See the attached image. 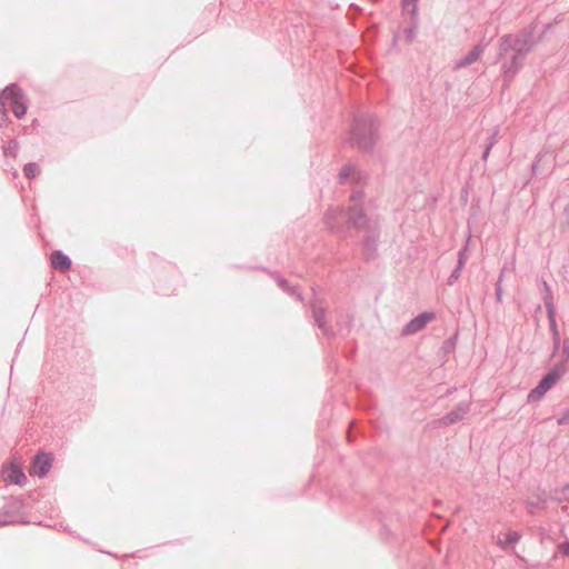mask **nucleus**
I'll return each mask as SVG.
<instances>
[{"label":"nucleus","mask_w":569,"mask_h":569,"mask_svg":"<svg viewBox=\"0 0 569 569\" xmlns=\"http://www.w3.org/2000/svg\"><path fill=\"white\" fill-rule=\"evenodd\" d=\"M365 193L361 190L350 196L351 206L348 210L342 208H329L325 214V223L331 232L340 234L352 227L357 231L365 232L361 240V249L366 260L376 257L378 240L380 237L381 221L378 216H367L362 203Z\"/></svg>","instance_id":"nucleus-1"},{"label":"nucleus","mask_w":569,"mask_h":569,"mask_svg":"<svg viewBox=\"0 0 569 569\" xmlns=\"http://www.w3.org/2000/svg\"><path fill=\"white\" fill-rule=\"evenodd\" d=\"M378 140V124L375 118L368 113H358L353 118L349 142L361 151L373 149Z\"/></svg>","instance_id":"nucleus-2"},{"label":"nucleus","mask_w":569,"mask_h":569,"mask_svg":"<svg viewBox=\"0 0 569 569\" xmlns=\"http://www.w3.org/2000/svg\"><path fill=\"white\" fill-rule=\"evenodd\" d=\"M537 167H538V163H537V161H535V162L532 163V166H531V170H532V172H536Z\"/></svg>","instance_id":"nucleus-38"},{"label":"nucleus","mask_w":569,"mask_h":569,"mask_svg":"<svg viewBox=\"0 0 569 569\" xmlns=\"http://www.w3.org/2000/svg\"><path fill=\"white\" fill-rule=\"evenodd\" d=\"M3 94L14 117L21 119L28 109L23 90L17 83H10L3 89Z\"/></svg>","instance_id":"nucleus-5"},{"label":"nucleus","mask_w":569,"mask_h":569,"mask_svg":"<svg viewBox=\"0 0 569 569\" xmlns=\"http://www.w3.org/2000/svg\"><path fill=\"white\" fill-rule=\"evenodd\" d=\"M543 289H545V295L548 292H552L550 286L546 281H543Z\"/></svg>","instance_id":"nucleus-37"},{"label":"nucleus","mask_w":569,"mask_h":569,"mask_svg":"<svg viewBox=\"0 0 569 569\" xmlns=\"http://www.w3.org/2000/svg\"><path fill=\"white\" fill-rule=\"evenodd\" d=\"M566 375L563 366H553L547 375L542 377L539 383L529 392L528 402L539 401L555 386V383Z\"/></svg>","instance_id":"nucleus-4"},{"label":"nucleus","mask_w":569,"mask_h":569,"mask_svg":"<svg viewBox=\"0 0 569 569\" xmlns=\"http://www.w3.org/2000/svg\"><path fill=\"white\" fill-rule=\"evenodd\" d=\"M521 536L518 531H509L505 540H498V545L500 546V548L506 549L507 546L518 542Z\"/></svg>","instance_id":"nucleus-18"},{"label":"nucleus","mask_w":569,"mask_h":569,"mask_svg":"<svg viewBox=\"0 0 569 569\" xmlns=\"http://www.w3.org/2000/svg\"><path fill=\"white\" fill-rule=\"evenodd\" d=\"M11 522H12V520L8 519V513L7 512H0V526H6V525H9Z\"/></svg>","instance_id":"nucleus-34"},{"label":"nucleus","mask_w":569,"mask_h":569,"mask_svg":"<svg viewBox=\"0 0 569 569\" xmlns=\"http://www.w3.org/2000/svg\"><path fill=\"white\" fill-rule=\"evenodd\" d=\"M10 123V118L8 116V112H3L0 116V128H3Z\"/></svg>","instance_id":"nucleus-32"},{"label":"nucleus","mask_w":569,"mask_h":569,"mask_svg":"<svg viewBox=\"0 0 569 569\" xmlns=\"http://www.w3.org/2000/svg\"><path fill=\"white\" fill-rule=\"evenodd\" d=\"M499 129L496 128L488 138L487 147L492 148L498 142Z\"/></svg>","instance_id":"nucleus-26"},{"label":"nucleus","mask_w":569,"mask_h":569,"mask_svg":"<svg viewBox=\"0 0 569 569\" xmlns=\"http://www.w3.org/2000/svg\"><path fill=\"white\" fill-rule=\"evenodd\" d=\"M277 281H278L279 287H280L283 291L288 292V293H289V295H291V296H296L299 300H301V297H300V295L297 292L296 288L290 287V286H289V283H288V281H287L284 278H281V277H280V278H278V280H277Z\"/></svg>","instance_id":"nucleus-21"},{"label":"nucleus","mask_w":569,"mask_h":569,"mask_svg":"<svg viewBox=\"0 0 569 569\" xmlns=\"http://www.w3.org/2000/svg\"><path fill=\"white\" fill-rule=\"evenodd\" d=\"M547 317H548V320H549V327H550V332H551L552 338L560 337V333H559V330H558V326H557V322H556V312L551 313V316H547Z\"/></svg>","instance_id":"nucleus-24"},{"label":"nucleus","mask_w":569,"mask_h":569,"mask_svg":"<svg viewBox=\"0 0 569 569\" xmlns=\"http://www.w3.org/2000/svg\"><path fill=\"white\" fill-rule=\"evenodd\" d=\"M2 477L4 481L18 486H22L27 481L24 472L18 466L13 465L2 471Z\"/></svg>","instance_id":"nucleus-10"},{"label":"nucleus","mask_w":569,"mask_h":569,"mask_svg":"<svg viewBox=\"0 0 569 569\" xmlns=\"http://www.w3.org/2000/svg\"><path fill=\"white\" fill-rule=\"evenodd\" d=\"M485 44L482 42L476 44L465 57L456 61L455 69H462L475 63L485 52Z\"/></svg>","instance_id":"nucleus-9"},{"label":"nucleus","mask_w":569,"mask_h":569,"mask_svg":"<svg viewBox=\"0 0 569 569\" xmlns=\"http://www.w3.org/2000/svg\"><path fill=\"white\" fill-rule=\"evenodd\" d=\"M565 489H568V490H569V485H568V486H566V488H565Z\"/></svg>","instance_id":"nucleus-39"},{"label":"nucleus","mask_w":569,"mask_h":569,"mask_svg":"<svg viewBox=\"0 0 569 569\" xmlns=\"http://www.w3.org/2000/svg\"><path fill=\"white\" fill-rule=\"evenodd\" d=\"M7 103H8V100H6L4 94H3V90H2V91H0V116L3 112H7V109H6V104Z\"/></svg>","instance_id":"nucleus-31"},{"label":"nucleus","mask_w":569,"mask_h":569,"mask_svg":"<svg viewBox=\"0 0 569 569\" xmlns=\"http://www.w3.org/2000/svg\"><path fill=\"white\" fill-rule=\"evenodd\" d=\"M561 340L560 337L552 338V346H553V353H556L561 348Z\"/></svg>","instance_id":"nucleus-33"},{"label":"nucleus","mask_w":569,"mask_h":569,"mask_svg":"<svg viewBox=\"0 0 569 569\" xmlns=\"http://www.w3.org/2000/svg\"><path fill=\"white\" fill-rule=\"evenodd\" d=\"M462 268H459L456 266V268L452 270L451 274L449 276L447 283L448 286H452L461 276Z\"/></svg>","instance_id":"nucleus-25"},{"label":"nucleus","mask_w":569,"mask_h":569,"mask_svg":"<svg viewBox=\"0 0 569 569\" xmlns=\"http://www.w3.org/2000/svg\"><path fill=\"white\" fill-rule=\"evenodd\" d=\"M557 423L559 426L569 425V408L562 413V416L558 419Z\"/></svg>","instance_id":"nucleus-30"},{"label":"nucleus","mask_w":569,"mask_h":569,"mask_svg":"<svg viewBox=\"0 0 569 569\" xmlns=\"http://www.w3.org/2000/svg\"><path fill=\"white\" fill-rule=\"evenodd\" d=\"M419 0H401L402 11L409 13L411 18L418 17Z\"/></svg>","instance_id":"nucleus-15"},{"label":"nucleus","mask_w":569,"mask_h":569,"mask_svg":"<svg viewBox=\"0 0 569 569\" xmlns=\"http://www.w3.org/2000/svg\"><path fill=\"white\" fill-rule=\"evenodd\" d=\"M40 172L39 166L34 162H29L23 168V173L28 179L36 178Z\"/></svg>","instance_id":"nucleus-20"},{"label":"nucleus","mask_w":569,"mask_h":569,"mask_svg":"<svg viewBox=\"0 0 569 569\" xmlns=\"http://www.w3.org/2000/svg\"><path fill=\"white\" fill-rule=\"evenodd\" d=\"M357 173L356 167L352 164H346L341 168L338 174L339 182L342 184L345 183L349 178L353 177Z\"/></svg>","instance_id":"nucleus-16"},{"label":"nucleus","mask_w":569,"mask_h":569,"mask_svg":"<svg viewBox=\"0 0 569 569\" xmlns=\"http://www.w3.org/2000/svg\"><path fill=\"white\" fill-rule=\"evenodd\" d=\"M469 411V406L467 403H459L455 409L448 412L445 417H442L441 421L443 425L449 426L456 423L465 418V416Z\"/></svg>","instance_id":"nucleus-11"},{"label":"nucleus","mask_w":569,"mask_h":569,"mask_svg":"<svg viewBox=\"0 0 569 569\" xmlns=\"http://www.w3.org/2000/svg\"><path fill=\"white\" fill-rule=\"evenodd\" d=\"M511 52V54L508 53L502 59L498 58V60L501 61V72L506 83H509L515 78L518 71L522 68L526 59V56L520 53L518 54L517 51Z\"/></svg>","instance_id":"nucleus-6"},{"label":"nucleus","mask_w":569,"mask_h":569,"mask_svg":"<svg viewBox=\"0 0 569 569\" xmlns=\"http://www.w3.org/2000/svg\"><path fill=\"white\" fill-rule=\"evenodd\" d=\"M502 273L499 276V279L496 283V298L498 302L502 300V288H501Z\"/></svg>","instance_id":"nucleus-27"},{"label":"nucleus","mask_w":569,"mask_h":569,"mask_svg":"<svg viewBox=\"0 0 569 569\" xmlns=\"http://www.w3.org/2000/svg\"><path fill=\"white\" fill-rule=\"evenodd\" d=\"M536 28L535 23H530L516 36L510 33L501 36L499 38L498 58L502 59L511 51H517L518 54L527 57L537 43L535 39Z\"/></svg>","instance_id":"nucleus-3"},{"label":"nucleus","mask_w":569,"mask_h":569,"mask_svg":"<svg viewBox=\"0 0 569 569\" xmlns=\"http://www.w3.org/2000/svg\"><path fill=\"white\" fill-rule=\"evenodd\" d=\"M19 150V143L16 139L9 140L8 144L3 147L4 157H13L16 158Z\"/></svg>","instance_id":"nucleus-19"},{"label":"nucleus","mask_w":569,"mask_h":569,"mask_svg":"<svg viewBox=\"0 0 569 569\" xmlns=\"http://www.w3.org/2000/svg\"><path fill=\"white\" fill-rule=\"evenodd\" d=\"M51 266L61 272L68 271L71 267V259L60 250L51 253Z\"/></svg>","instance_id":"nucleus-13"},{"label":"nucleus","mask_w":569,"mask_h":569,"mask_svg":"<svg viewBox=\"0 0 569 569\" xmlns=\"http://www.w3.org/2000/svg\"><path fill=\"white\" fill-rule=\"evenodd\" d=\"M546 502V499L541 498V497H538L536 501H529L528 502V506H529V511L530 512H533V508H539L540 506H542L543 503Z\"/></svg>","instance_id":"nucleus-28"},{"label":"nucleus","mask_w":569,"mask_h":569,"mask_svg":"<svg viewBox=\"0 0 569 569\" xmlns=\"http://www.w3.org/2000/svg\"><path fill=\"white\" fill-rule=\"evenodd\" d=\"M555 366H563L566 373L569 371V338H565L561 345V358Z\"/></svg>","instance_id":"nucleus-14"},{"label":"nucleus","mask_w":569,"mask_h":569,"mask_svg":"<svg viewBox=\"0 0 569 569\" xmlns=\"http://www.w3.org/2000/svg\"><path fill=\"white\" fill-rule=\"evenodd\" d=\"M326 310L323 307L318 306L316 303L312 305V317L318 326V328L322 331L325 336H329L331 332V328L327 325L326 319Z\"/></svg>","instance_id":"nucleus-12"},{"label":"nucleus","mask_w":569,"mask_h":569,"mask_svg":"<svg viewBox=\"0 0 569 569\" xmlns=\"http://www.w3.org/2000/svg\"><path fill=\"white\" fill-rule=\"evenodd\" d=\"M455 342H456V337L449 338L443 343V348L448 351V350H450V349H452L455 347Z\"/></svg>","instance_id":"nucleus-35"},{"label":"nucleus","mask_w":569,"mask_h":569,"mask_svg":"<svg viewBox=\"0 0 569 569\" xmlns=\"http://www.w3.org/2000/svg\"><path fill=\"white\" fill-rule=\"evenodd\" d=\"M558 550L562 556L569 557V540L561 542L558 546Z\"/></svg>","instance_id":"nucleus-29"},{"label":"nucleus","mask_w":569,"mask_h":569,"mask_svg":"<svg viewBox=\"0 0 569 569\" xmlns=\"http://www.w3.org/2000/svg\"><path fill=\"white\" fill-rule=\"evenodd\" d=\"M52 467V457L46 453H39L33 458L30 475L40 478L47 476Z\"/></svg>","instance_id":"nucleus-8"},{"label":"nucleus","mask_w":569,"mask_h":569,"mask_svg":"<svg viewBox=\"0 0 569 569\" xmlns=\"http://www.w3.org/2000/svg\"><path fill=\"white\" fill-rule=\"evenodd\" d=\"M468 246L466 244L462 249L459 250L458 252V260H457V266L459 268H463L467 260H468Z\"/></svg>","instance_id":"nucleus-23"},{"label":"nucleus","mask_w":569,"mask_h":569,"mask_svg":"<svg viewBox=\"0 0 569 569\" xmlns=\"http://www.w3.org/2000/svg\"><path fill=\"white\" fill-rule=\"evenodd\" d=\"M435 319L433 312H422L411 319L402 329V335L409 336L415 335L422 330L428 322Z\"/></svg>","instance_id":"nucleus-7"},{"label":"nucleus","mask_w":569,"mask_h":569,"mask_svg":"<svg viewBox=\"0 0 569 569\" xmlns=\"http://www.w3.org/2000/svg\"><path fill=\"white\" fill-rule=\"evenodd\" d=\"M545 307L547 310V316H551V313L556 312L555 303H553V296L552 292H548L543 297Z\"/></svg>","instance_id":"nucleus-22"},{"label":"nucleus","mask_w":569,"mask_h":569,"mask_svg":"<svg viewBox=\"0 0 569 569\" xmlns=\"http://www.w3.org/2000/svg\"><path fill=\"white\" fill-rule=\"evenodd\" d=\"M491 149H492V148H489V147H487V146H486V148H485V150H483V152H482V157H481V158H482V160H485V161H486V160L488 159V157H489V153H490V150H491Z\"/></svg>","instance_id":"nucleus-36"},{"label":"nucleus","mask_w":569,"mask_h":569,"mask_svg":"<svg viewBox=\"0 0 569 569\" xmlns=\"http://www.w3.org/2000/svg\"><path fill=\"white\" fill-rule=\"evenodd\" d=\"M417 27H418V17L412 18L411 26L403 29V38L408 43H410L415 40V38L417 36Z\"/></svg>","instance_id":"nucleus-17"}]
</instances>
